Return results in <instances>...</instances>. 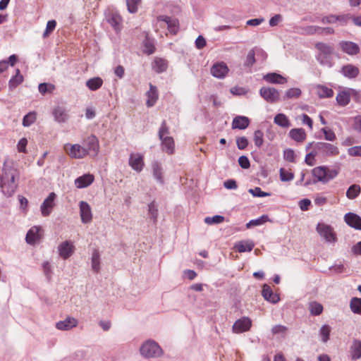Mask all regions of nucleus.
I'll list each match as a JSON object with an SVG mask.
<instances>
[{"instance_id": "59", "label": "nucleus", "mask_w": 361, "mask_h": 361, "mask_svg": "<svg viewBox=\"0 0 361 361\" xmlns=\"http://www.w3.org/2000/svg\"><path fill=\"white\" fill-rule=\"evenodd\" d=\"M283 20V16L281 14H276L271 17L269 21V24L271 27L278 25Z\"/></svg>"}, {"instance_id": "7", "label": "nucleus", "mask_w": 361, "mask_h": 361, "mask_svg": "<svg viewBox=\"0 0 361 361\" xmlns=\"http://www.w3.org/2000/svg\"><path fill=\"white\" fill-rule=\"evenodd\" d=\"M316 230L319 235L327 243H334L336 242V234L331 226L325 223H319L317 225Z\"/></svg>"}, {"instance_id": "38", "label": "nucleus", "mask_w": 361, "mask_h": 361, "mask_svg": "<svg viewBox=\"0 0 361 361\" xmlns=\"http://www.w3.org/2000/svg\"><path fill=\"white\" fill-rule=\"evenodd\" d=\"M23 81V77L20 73L19 69H16V75L13 76L8 82V87L11 90L15 89L17 86H18Z\"/></svg>"}, {"instance_id": "6", "label": "nucleus", "mask_w": 361, "mask_h": 361, "mask_svg": "<svg viewBox=\"0 0 361 361\" xmlns=\"http://www.w3.org/2000/svg\"><path fill=\"white\" fill-rule=\"evenodd\" d=\"M157 29L166 27L170 33L176 34L178 30V22L176 19L166 16H159L155 25Z\"/></svg>"}, {"instance_id": "42", "label": "nucleus", "mask_w": 361, "mask_h": 361, "mask_svg": "<svg viewBox=\"0 0 361 361\" xmlns=\"http://www.w3.org/2000/svg\"><path fill=\"white\" fill-rule=\"evenodd\" d=\"M309 310L312 314L319 315L323 311V306L320 303L313 301L310 302Z\"/></svg>"}, {"instance_id": "46", "label": "nucleus", "mask_w": 361, "mask_h": 361, "mask_svg": "<svg viewBox=\"0 0 361 361\" xmlns=\"http://www.w3.org/2000/svg\"><path fill=\"white\" fill-rule=\"evenodd\" d=\"M140 2L141 0H126L128 11L131 13H136Z\"/></svg>"}, {"instance_id": "29", "label": "nucleus", "mask_w": 361, "mask_h": 361, "mask_svg": "<svg viewBox=\"0 0 361 361\" xmlns=\"http://www.w3.org/2000/svg\"><path fill=\"white\" fill-rule=\"evenodd\" d=\"M250 120L246 116H238L235 117L232 122V128L244 130L248 127Z\"/></svg>"}, {"instance_id": "23", "label": "nucleus", "mask_w": 361, "mask_h": 361, "mask_svg": "<svg viewBox=\"0 0 361 361\" xmlns=\"http://www.w3.org/2000/svg\"><path fill=\"white\" fill-rule=\"evenodd\" d=\"M94 180L92 174H84L75 180V185L77 188H84L90 185Z\"/></svg>"}, {"instance_id": "64", "label": "nucleus", "mask_w": 361, "mask_h": 361, "mask_svg": "<svg viewBox=\"0 0 361 361\" xmlns=\"http://www.w3.org/2000/svg\"><path fill=\"white\" fill-rule=\"evenodd\" d=\"M271 331L274 334L284 335L286 333L287 328L283 325H276L272 328Z\"/></svg>"}, {"instance_id": "40", "label": "nucleus", "mask_w": 361, "mask_h": 361, "mask_svg": "<svg viewBox=\"0 0 361 361\" xmlns=\"http://www.w3.org/2000/svg\"><path fill=\"white\" fill-rule=\"evenodd\" d=\"M167 66V61L163 59H156L154 61L153 68L157 73L165 71Z\"/></svg>"}, {"instance_id": "24", "label": "nucleus", "mask_w": 361, "mask_h": 361, "mask_svg": "<svg viewBox=\"0 0 361 361\" xmlns=\"http://www.w3.org/2000/svg\"><path fill=\"white\" fill-rule=\"evenodd\" d=\"M41 228L39 226H32L27 233L25 240L30 245L35 244L41 238Z\"/></svg>"}, {"instance_id": "53", "label": "nucleus", "mask_w": 361, "mask_h": 361, "mask_svg": "<svg viewBox=\"0 0 361 361\" xmlns=\"http://www.w3.org/2000/svg\"><path fill=\"white\" fill-rule=\"evenodd\" d=\"M322 132L324 135V138L328 141H334L336 138L335 133L334 131L327 128H322Z\"/></svg>"}, {"instance_id": "45", "label": "nucleus", "mask_w": 361, "mask_h": 361, "mask_svg": "<svg viewBox=\"0 0 361 361\" xmlns=\"http://www.w3.org/2000/svg\"><path fill=\"white\" fill-rule=\"evenodd\" d=\"M55 89V87L54 85L51 83H41L39 85L38 90L39 92L42 94H45L47 93H51Z\"/></svg>"}, {"instance_id": "44", "label": "nucleus", "mask_w": 361, "mask_h": 361, "mask_svg": "<svg viewBox=\"0 0 361 361\" xmlns=\"http://www.w3.org/2000/svg\"><path fill=\"white\" fill-rule=\"evenodd\" d=\"M36 121V114L35 112H30L26 114L23 119V126L29 127Z\"/></svg>"}, {"instance_id": "15", "label": "nucleus", "mask_w": 361, "mask_h": 361, "mask_svg": "<svg viewBox=\"0 0 361 361\" xmlns=\"http://www.w3.org/2000/svg\"><path fill=\"white\" fill-rule=\"evenodd\" d=\"M84 145L87 149V154L92 157L97 155L99 150V140L94 135H90L87 137L83 142Z\"/></svg>"}, {"instance_id": "14", "label": "nucleus", "mask_w": 361, "mask_h": 361, "mask_svg": "<svg viewBox=\"0 0 361 361\" xmlns=\"http://www.w3.org/2000/svg\"><path fill=\"white\" fill-rule=\"evenodd\" d=\"M80 216L82 224H90L92 221V212L90 205L85 201L79 202Z\"/></svg>"}, {"instance_id": "41", "label": "nucleus", "mask_w": 361, "mask_h": 361, "mask_svg": "<svg viewBox=\"0 0 361 361\" xmlns=\"http://www.w3.org/2000/svg\"><path fill=\"white\" fill-rule=\"evenodd\" d=\"M350 308L353 313L361 315V298H353L350 302Z\"/></svg>"}, {"instance_id": "10", "label": "nucleus", "mask_w": 361, "mask_h": 361, "mask_svg": "<svg viewBox=\"0 0 361 361\" xmlns=\"http://www.w3.org/2000/svg\"><path fill=\"white\" fill-rule=\"evenodd\" d=\"M316 149L324 157H334L339 154V149L336 145L327 142H317Z\"/></svg>"}, {"instance_id": "49", "label": "nucleus", "mask_w": 361, "mask_h": 361, "mask_svg": "<svg viewBox=\"0 0 361 361\" xmlns=\"http://www.w3.org/2000/svg\"><path fill=\"white\" fill-rule=\"evenodd\" d=\"M148 213L149 215V217L155 221L157 219L158 216V209L157 207L156 206L155 203L154 202H151L148 205Z\"/></svg>"}, {"instance_id": "25", "label": "nucleus", "mask_w": 361, "mask_h": 361, "mask_svg": "<svg viewBox=\"0 0 361 361\" xmlns=\"http://www.w3.org/2000/svg\"><path fill=\"white\" fill-rule=\"evenodd\" d=\"M345 221L350 227L361 230V217L354 213H348L344 217Z\"/></svg>"}, {"instance_id": "26", "label": "nucleus", "mask_w": 361, "mask_h": 361, "mask_svg": "<svg viewBox=\"0 0 361 361\" xmlns=\"http://www.w3.org/2000/svg\"><path fill=\"white\" fill-rule=\"evenodd\" d=\"M262 295L266 300L274 304L278 302L280 299L278 295L273 293L271 287L267 284L263 286Z\"/></svg>"}, {"instance_id": "52", "label": "nucleus", "mask_w": 361, "mask_h": 361, "mask_svg": "<svg viewBox=\"0 0 361 361\" xmlns=\"http://www.w3.org/2000/svg\"><path fill=\"white\" fill-rule=\"evenodd\" d=\"M301 94V90L299 88H290L286 92L285 97L288 99L298 98Z\"/></svg>"}, {"instance_id": "56", "label": "nucleus", "mask_w": 361, "mask_h": 361, "mask_svg": "<svg viewBox=\"0 0 361 361\" xmlns=\"http://www.w3.org/2000/svg\"><path fill=\"white\" fill-rule=\"evenodd\" d=\"M351 18L350 14L336 15V23H339L341 25H345Z\"/></svg>"}, {"instance_id": "20", "label": "nucleus", "mask_w": 361, "mask_h": 361, "mask_svg": "<svg viewBox=\"0 0 361 361\" xmlns=\"http://www.w3.org/2000/svg\"><path fill=\"white\" fill-rule=\"evenodd\" d=\"M228 71L227 65L223 61L214 63L211 68L212 75L218 78H224Z\"/></svg>"}, {"instance_id": "5", "label": "nucleus", "mask_w": 361, "mask_h": 361, "mask_svg": "<svg viewBox=\"0 0 361 361\" xmlns=\"http://www.w3.org/2000/svg\"><path fill=\"white\" fill-rule=\"evenodd\" d=\"M312 176L317 178V180L323 183H326L329 180L336 178L338 171L335 169H329L327 166H317L312 169Z\"/></svg>"}, {"instance_id": "28", "label": "nucleus", "mask_w": 361, "mask_h": 361, "mask_svg": "<svg viewBox=\"0 0 361 361\" xmlns=\"http://www.w3.org/2000/svg\"><path fill=\"white\" fill-rule=\"evenodd\" d=\"M263 78L267 82L272 84H285L287 82L286 78L276 73H267L264 75Z\"/></svg>"}, {"instance_id": "34", "label": "nucleus", "mask_w": 361, "mask_h": 361, "mask_svg": "<svg viewBox=\"0 0 361 361\" xmlns=\"http://www.w3.org/2000/svg\"><path fill=\"white\" fill-rule=\"evenodd\" d=\"M317 94L320 98H329L332 97L334 95V91L326 86L318 85L315 87Z\"/></svg>"}, {"instance_id": "13", "label": "nucleus", "mask_w": 361, "mask_h": 361, "mask_svg": "<svg viewBox=\"0 0 361 361\" xmlns=\"http://www.w3.org/2000/svg\"><path fill=\"white\" fill-rule=\"evenodd\" d=\"M75 247L73 243L70 240H65L58 246L59 256L63 259H68L75 252Z\"/></svg>"}, {"instance_id": "37", "label": "nucleus", "mask_w": 361, "mask_h": 361, "mask_svg": "<svg viewBox=\"0 0 361 361\" xmlns=\"http://www.w3.org/2000/svg\"><path fill=\"white\" fill-rule=\"evenodd\" d=\"M91 266L94 272L100 270V255L97 250H94L91 257Z\"/></svg>"}, {"instance_id": "33", "label": "nucleus", "mask_w": 361, "mask_h": 361, "mask_svg": "<svg viewBox=\"0 0 361 361\" xmlns=\"http://www.w3.org/2000/svg\"><path fill=\"white\" fill-rule=\"evenodd\" d=\"M255 246V244L251 240H241L238 241L235 245V248L239 252H250Z\"/></svg>"}, {"instance_id": "63", "label": "nucleus", "mask_w": 361, "mask_h": 361, "mask_svg": "<svg viewBox=\"0 0 361 361\" xmlns=\"http://www.w3.org/2000/svg\"><path fill=\"white\" fill-rule=\"evenodd\" d=\"M284 159L290 162L295 161V152L293 149H287L283 153Z\"/></svg>"}, {"instance_id": "17", "label": "nucleus", "mask_w": 361, "mask_h": 361, "mask_svg": "<svg viewBox=\"0 0 361 361\" xmlns=\"http://www.w3.org/2000/svg\"><path fill=\"white\" fill-rule=\"evenodd\" d=\"M338 47L343 52L350 56L356 55L360 52L359 46L353 42L341 41Z\"/></svg>"}, {"instance_id": "31", "label": "nucleus", "mask_w": 361, "mask_h": 361, "mask_svg": "<svg viewBox=\"0 0 361 361\" xmlns=\"http://www.w3.org/2000/svg\"><path fill=\"white\" fill-rule=\"evenodd\" d=\"M341 73L348 78H355L359 74V69L352 64H348L342 68Z\"/></svg>"}, {"instance_id": "39", "label": "nucleus", "mask_w": 361, "mask_h": 361, "mask_svg": "<svg viewBox=\"0 0 361 361\" xmlns=\"http://www.w3.org/2000/svg\"><path fill=\"white\" fill-rule=\"evenodd\" d=\"M361 188L359 185L353 184L350 185L346 191V197L349 200H354L360 194Z\"/></svg>"}, {"instance_id": "18", "label": "nucleus", "mask_w": 361, "mask_h": 361, "mask_svg": "<svg viewBox=\"0 0 361 361\" xmlns=\"http://www.w3.org/2000/svg\"><path fill=\"white\" fill-rule=\"evenodd\" d=\"M55 198L56 194L54 192H51L42 202L40 209L43 216H47L51 213L54 207Z\"/></svg>"}, {"instance_id": "50", "label": "nucleus", "mask_w": 361, "mask_h": 361, "mask_svg": "<svg viewBox=\"0 0 361 361\" xmlns=\"http://www.w3.org/2000/svg\"><path fill=\"white\" fill-rule=\"evenodd\" d=\"M109 23L116 30H118L121 28V18L118 15H113L109 19Z\"/></svg>"}, {"instance_id": "60", "label": "nucleus", "mask_w": 361, "mask_h": 361, "mask_svg": "<svg viewBox=\"0 0 361 361\" xmlns=\"http://www.w3.org/2000/svg\"><path fill=\"white\" fill-rule=\"evenodd\" d=\"M236 144L239 149H244L248 145V140L245 137H240L236 139Z\"/></svg>"}, {"instance_id": "32", "label": "nucleus", "mask_w": 361, "mask_h": 361, "mask_svg": "<svg viewBox=\"0 0 361 361\" xmlns=\"http://www.w3.org/2000/svg\"><path fill=\"white\" fill-rule=\"evenodd\" d=\"M289 137L296 142H302L306 139V133L302 128H293L289 131Z\"/></svg>"}, {"instance_id": "54", "label": "nucleus", "mask_w": 361, "mask_h": 361, "mask_svg": "<svg viewBox=\"0 0 361 361\" xmlns=\"http://www.w3.org/2000/svg\"><path fill=\"white\" fill-rule=\"evenodd\" d=\"M248 192L252 194L254 197H267L269 196L270 194L266 192H264L261 190L260 188L256 187L253 189H250Z\"/></svg>"}, {"instance_id": "48", "label": "nucleus", "mask_w": 361, "mask_h": 361, "mask_svg": "<svg viewBox=\"0 0 361 361\" xmlns=\"http://www.w3.org/2000/svg\"><path fill=\"white\" fill-rule=\"evenodd\" d=\"M224 221V217L221 215H215L212 217H207L204 219V222L207 224H218Z\"/></svg>"}, {"instance_id": "8", "label": "nucleus", "mask_w": 361, "mask_h": 361, "mask_svg": "<svg viewBox=\"0 0 361 361\" xmlns=\"http://www.w3.org/2000/svg\"><path fill=\"white\" fill-rule=\"evenodd\" d=\"M63 149L72 159H80L87 155V149L78 144L66 143L63 145Z\"/></svg>"}, {"instance_id": "55", "label": "nucleus", "mask_w": 361, "mask_h": 361, "mask_svg": "<svg viewBox=\"0 0 361 361\" xmlns=\"http://www.w3.org/2000/svg\"><path fill=\"white\" fill-rule=\"evenodd\" d=\"M294 178V174L293 173L286 171L283 169H280V178L282 181H290L293 180Z\"/></svg>"}, {"instance_id": "27", "label": "nucleus", "mask_w": 361, "mask_h": 361, "mask_svg": "<svg viewBox=\"0 0 361 361\" xmlns=\"http://www.w3.org/2000/svg\"><path fill=\"white\" fill-rule=\"evenodd\" d=\"M147 99L146 102V104L148 107L153 106L157 100L158 99V91L157 87L152 84H149V90L146 93Z\"/></svg>"}, {"instance_id": "22", "label": "nucleus", "mask_w": 361, "mask_h": 361, "mask_svg": "<svg viewBox=\"0 0 361 361\" xmlns=\"http://www.w3.org/2000/svg\"><path fill=\"white\" fill-rule=\"evenodd\" d=\"M354 93H355V90L353 89H347L339 92L336 98L337 103L342 106L348 105L350 101V96Z\"/></svg>"}, {"instance_id": "51", "label": "nucleus", "mask_w": 361, "mask_h": 361, "mask_svg": "<svg viewBox=\"0 0 361 361\" xmlns=\"http://www.w3.org/2000/svg\"><path fill=\"white\" fill-rule=\"evenodd\" d=\"M56 25V22L54 20H49L47 24L46 30L43 33V37L46 38L49 34L54 31Z\"/></svg>"}, {"instance_id": "21", "label": "nucleus", "mask_w": 361, "mask_h": 361, "mask_svg": "<svg viewBox=\"0 0 361 361\" xmlns=\"http://www.w3.org/2000/svg\"><path fill=\"white\" fill-rule=\"evenodd\" d=\"M78 324V321L71 317H66L64 320L59 321L56 324V328L61 331H69Z\"/></svg>"}, {"instance_id": "62", "label": "nucleus", "mask_w": 361, "mask_h": 361, "mask_svg": "<svg viewBox=\"0 0 361 361\" xmlns=\"http://www.w3.org/2000/svg\"><path fill=\"white\" fill-rule=\"evenodd\" d=\"M238 163L241 168L247 169L250 166V160L246 156H241L238 159Z\"/></svg>"}, {"instance_id": "47", "label": "nucleus", "mask_w": 361, "mask_h": 361, "mask_svg": "<svg viewBox=\"0 0 361 361\" xmlns=\"http://www.w3.org/2000/svg\"><path fill=\"white\" fill-rule=\"evenodd\" d=\"M264 133L262 130H257L254 133V142L257 147H260L264 142Z\"/></svg>"}, {"instance_id": "19", "label": "nucleus", "mask_w": 361, "mask_h": 361, "mask_svg": "<svg viewBox=\"0 0 361 361\" xmlns=\"http://www.w3.org/2000/svg\"><path fill=\"white\" fill-rule=\"evenodd\" d=\"M52 115L54 121L60 123H66L69 118L66 109L62 106H54L52 109Z\"/></svg>"}, {"instance_id": "61", "label": "nucleus", "mask_w": 361, "mask_h": 361, "mask_svg": "<svg viewBox=\"0 0 361 361\" xmlns=\"http://www.w3.org/2000/svg\"><path fill=\"white\" fill-rule=\"evenodd\" d=\"M348 154L351 157H361V146H355L349 148Z\"/></svg>"}, {"instance_id": "57", "label": "nucleus", "mask_w": 361, "mask_h": 361, "mask_svg": "<svg viewBox=\"0 0 361 361\" xmlns=\"http://www.w3.org/2000/svg\"><path fill=\"white\" fill-rule=\"evenodd\" d=\"M269 219L268 216L267 215H263L260 218L257 219L251 220L247 224V226L250 227V226H259L261 225L266 221H267Z\"/></svg>"}, {"instance_id": "30", "label": "nucleus", "mask_w": 361, "mask_h": 361, "mask_svg": "<svg viewBox=\"0 0 361 361\" xmlns=\"http://www.w3.org/2000/svg\"><path fill=\"white\" fill-rule=\"evenodd\" d=\"M274 122L276 125L283 128H288L291 126L290 121L288 116L282 113L277 114L275 116Z\"/></svg>"}, {"instance_id": "58", "label": "nucleus", "mask_w": 361, "mask_h": 361, "mask_svg": "<svg viewBox=\"0 0 361 361\" xmlns=\"http://www.w3.org/2000/svg\"><path fill=\"white\" fill-rule=\"evenodd\" d=\"M255 63V51L254 50H250L246 57V60L245 62V66H252Z\"/></svg>"}, {"instance_id": "9", "label": "nucleus", "mask_w": 361, "mask_h": 361, "mask_svg": "<svg viewBox=\"0 0 361 361\" xmlns=\"http://www.w3.org/2000/svg\"><path fill=\"white\" fill-rule=\"evenodd\" d=\"M152 177L157 184L164 185L165 183V171L162 164L159 161H154L151 164Z\"/></svg>"}, {"instance_id": "12", "label": "nucleus", "mask_w": 361, "mask_h": 361, "mask_svg": "<svg viewBox=\"0 0 361 361\" xmlns=\"http://www.w3.org/2000/svg\"><path fill=\"white\" fill-rule=\"evenodd\" d=\"M260 96L267 102L275 103L279 100L280 93L274 87H262L259 90Z\"/></svg>"}, {"instance_id": "43", "label": "nucleus", "mask_w": 361, "mask_h": 361, "mask_svg": "<svg viewBox=\"0 0 361 361\" xmlns=\"http://www.w3.org/2000/svg\"><path fill=\"white\" fill-rule=\"evenodd\" d=\"M331 332V327L327 325H323L319 330V335L322 338V341L326 343L329 339Z\"/></svg>"}, {"instance_id": "16", "label": "nucleus", "mask_w": 361, "mask_h": 361, "mask_svg": "<svg viewBox=\"0 0 361 361\" xmlns=\"http://www.w3.org/2000/svg\"><path fill=\"white\" fill-rule=\"evenodd\" d=\"M252 326V321L248 317H242L234 323L233 331L235 334H240L248 331Z\"/></svg>"}, {"instance_id": "4", "label": "nucleus", "mask_w": 361, "mask_h": 361, "mask_svg": "<svg viewBox=\"0 0 361 361\" xmlns=\"http://www.w3.org/2000/svg\"><path fill=\"white\" fill-rule=\"evenodd\" d=\"M141 355L145 357H157L163 353V350L159 344L152 340L144 342L140 348Z\"/></svg>"}, {"instance_id": "11", "label": "nucleus", "mask_w": 361, "mask_h": 361, "mask_svg": "<svg viewBox=\"0 0 361 361\" xmlns=\"http://www.w3.org/2000/svg\"><path fill=\"white\" fill-rule=\"evenodd\" d=\"M128 164L133 170L140 173L145 166L144 155L140 153H131L129 156Z\"/></svg>"}, {"instance_id": "2", "label": "nucleus", "mask_w": 361, "mask_h": 361, "mask_svg": "<svg viewBox=\"0 0 361 361\" xmlns=\"http://www.w3.org/2000/svg\"><path fill=\"white\" fill-rule=\"evenodd\" d=\"M317 53L316 59L322 66L331 67L332 66V56L334 52V47L324 42H317L315 44Z\"/></svg>"}, {"instance_id": "35", "label": "nucleus", "mask_w": 361, "mask_h": 361, "mask_svg": "<svg viewBox=\"0 0 361 361\" xmlns=\"http://www.w3.org/2000/svg\"><path fill=\"white\" fill-rule=\"evenodd\" d=\"M351 357L353 360L361 358V341L355 340L350 348Z\"/></svg>"}, {"instance_id": "36", "label": "nucleus", "mask_w": 361, "mask_h": 361, "mask_svg": "<svg viewBox=\"0 0 361 361\" xmlns=\"http://www.w3.org/2000/svg\"><path fill=\"white\" fill-rule=\"evenodd\" d=\"M103 84V80L99 77L90 78L86 82V86L92 91L99 89Z\"/></svg>"}, {"instance_id": "1", "label": "nucleus", "mask_w": 361, "mask_h": 361, "mask_svg": "<svg viewBox=\"0 0 361 361\" xmlns=\"http://www.w3.org/2000/svg\"><path fill=\"white\" fill-rule=\"evenodd\" d=\"M159 138L161 141V147L163 152L168 154H172L175 151V142L172 136L170 135L169 127L166 121H163L159 132Z\"/></svg>"}, {"instance_id": "3", "label": "nucleus", "mask_w": 361, "mask_h": 361, "mask_svg": "<svg viewBox=\"0 0 361 361\" xmlns=\"http://www.w3.org/2000/svg\"><path fill=\"white\" fill-rule=\"evenodd\" d=\"M17 172L13 169H6L1 179L2 192L8 196H12L18 187L16 182Z\"/></svg>"}]
</instances>
